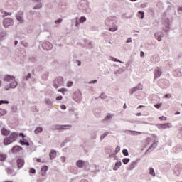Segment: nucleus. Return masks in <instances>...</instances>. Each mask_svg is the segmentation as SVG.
Masks as SVG:
<instances>
[{
    "label": "nucleus",
    "instance_id": "f257e3e1",
    "mask_svg": "<svg viewBox=\"0 0 182 182\" xmlns=\"http://www.w3.org/2000/svg\"><path fill=\"white\" fill-rule=\"evenodd\" d=\"M116 23H117V17L116 16H109L105 21V24L109 28L110 32H116L119 29Z\"/></svg>",
    "mask_w": 182,
    "mask_h": 182
},
{
    "label": "nucleus",
    "instance_id": "f03ea898",
    "mask_svg": "<svg viewBox=\"0 0 182 182\" xmlns=\"http://www.w3.org/2000/svg\"><path fill=\"white\" fill-rule=\"evenodd\" d=\"M4 82H7L9 85L4 86L5 90H9L10 89H15L18 86V82L14 76L6 75L4 78Z\"/></svg>",
    "mask_w": 182,
    "mask_h": 182
},
{
    "label": "nucleus",
    "instance_id": "7ed1b4c3",
    "mask_svg": "<svg viewBox=\"0 0 182 182\" xmlns=\"http://www.w3.org/2000/svg\"><path fill=\"white\" fill-rule=\"evenodd\" d=\"M16 137H18V134L12 132L9 136L4 139V144L5 146H8L9 144H11V143H14V141L16 140Z\"/></svg>",
    "mask_w": 182,
    "mask_h": 182
},
{
    "label": "nucleus",
    "instance_id": "20e7f679",
    "mask_svg": "<svg viewBox=\"0 0 182 182\" xmlns=\"http://www.w3.org/2000/svg\"><path fill=\"white\" fill-rule=\"evenodd\" d=\"M79 9L81 11H85V12H87L89 11V2L87 0H81L79 4Z\"/></svg>",
    "mask_w": 182,
    "mask_h": 182
},
{
    "label": "nucleus",
    "instance_id": "39448f33",
    "mask_svg": "<svg viewBox=\"0 0 182 182\" xmlns=\"http://www.w3.org/2000/svg\"><path fill=\"white\" fill-rule=\"evenodd\" d=\"M14 19L12 18H6L3 20L4 28H8L9 26H14Z\"/></svg>",
    "mask_w": 182,
    "mask_h": 182
},
{
    "label": "nucleus",
    "instance_id": "423d86ee",
    "mask_svg": "<svg viewBox=\"0 0 182 182\" xmlns=\"http://www.w3.org/2000/svg\"><path fill=\"white\" fill-rule=\"evenodd\" d=\"M53 87L55 89H58V87H60V86H63V77H58L54 81L53 84Z\"/></svg>",
    "mask_w": 182,
    "mask_h": 182
},
{
    "label": "nucleus",
    "instance_id": "0eeeda50",
    "mask_svg": "<svg viewBox=\"0 0 182 182\" xmlns=\"http://www.w3.org/2000/svg\"><path fill=\"white\" fill-rule=\"evenodd\" d=\"M73 99L77 103H80V102H82V92H80V90H77L74 92Z\"/></svg>",
    "mask_w": 182,
    "mask_h": 182
},
{
    "label": "nucleus",
    "instance_id": "6e6552de",
    "mask_svg": "<svg viewBox=\"0 0 182 182\" xmlns=\"http://www.w3.org/2000/svg\"><path fill=\"white\" fill-rule=\"evenodd\" d=\"M156 126L159 130H166V129H171V127H173V124L170 122L165 124H157Z\"/></svg>",
    "mask_w": 182,
    "mask_h": 182
},
{
    "label": "nucleus",
    "instance_id": "1a4fd4ad",
    "mask_svg": "<svg viewBox=\"0 0 182 182\" xmlns=\"http://www.w3.org/2000/svg\"><path fill=\"white\" fill-rule=\"evenodd\" d=\"M139 162H140V159H138L135 161L130 162V164L127 167V170H128L129 171H132V170H134V168L137 167V164H139Z\"/></svg>",
    "mask_w": 182,
    "mask_h": 182
},
{
    "label": "nucleus",
    "instance_id": "9d476101",
    "mask_svg": "<svg viewBox=\"0 0 182 182\" xmlns=\"http://www.w3.org/2000/svg\"><path fill=\"white\" fill-rule=\"evenodd\" d=\"M19 136H22V139H20L21 144H22V146H29V138L25 136L22 133H20Z\"/></svg>",
    "mask_w": 182,
    "mask_h": 182
},
{
    "label": "nucleus",
    "instance_id": "9b49d317",
    "mask_svg": "<svg viewBox=\"0 0 182 182\" xmlns=\"http://www.w3.org/2000/svg\"><path fill=\"white\" fill-rule=\"evenodd\" d=\"M171 25V21H170V19H166L164 22V27H163V31L164 32H169L170 31V26Z\"/></svg>",
    "mask_w": 182,
    "mask_h": 182
},
{
    "label": "nucleus",
    "instance_id": "f8f14e48",
    "mask_svg": "<svg viewBox=\"0 0 182 182\" xmlns=\"http://www.w3.org/2000/svg\"><path fill=\"white\" fill-rule=\"evenodd\" d=\"M42 48L44 49V50H50L53 48V45L51 44L49 41H46L43 43Z\"/></svg>",
    "mask_w": 182,
    "mask_h": 182
},
{
    "label": "nucleus",
    "instance_id": "ddd939ff",
    "mask_svg": "<svg viewBox=\"0 0 182 182\" xmlns=\"http://www.w3.org/2000/svg\"><path fill=\"white\" fill-rule=\"evenodd\" d=\"M16 18L20 23H23L25 22V19H23V11H18L16 15Z\"/></svg>",
    "mask_w": 182,
    "mask_h": 182
},
{
    "label": "nucleus",
    "instance_id": "4468645a",
    "mask_svg": "<svg viewBox=\"0 0 182 182\" xmlns=\"http://www.w3.org/2000/svg\"><path fill=\"white\" fill-rule=\"evenodd\" d=\"M76 166L78 168H85V167L87 166V162L80 159L76 161Z\"/></svg>",
    "mask_w": 182,
    "mask_h": 182
},
{
    "label": "nucleus",
    "instance_id": "2eb2a0df",
    "mask_svg": "<svg viewBox=\"0 0 182 182\" xmlns=\"http://www.w3.org/2000/svg\"><path fill=\"white\" fill-rule=\"evenodd\" d=\"M163 72L161 71V70L159 68H156L155 69L154 71V79H159V77H160V76H161Z\"/></svg>",
    "mask_w": 182,
    "mask_h": 182
},
{
    "label": "nucleus",
    "instance_id": "dca6fc26",
    "mask_svg": "<svg viewBox=\"0 0 182 182\" xmlns=\"http://www.w3.org/2000/svg\"><path fill=\"white\" fill-rule=\"evenodd\" d=\"M8 36V33H6V31L4 30L0 31V42H2V41H5Z\"/></svg>",
    "mask_w": 182,
    "mask_h": 182
},
{
    "label": "nucleus",
    "instance_id": "f3484780",
    "mask_svg": "<svg viewBox=\"0 0 182 182\" xmlns=\"http://www.w3.org/2000/svg\"><path fill=\"white\" fill-rule=\"evenodd\" d=\"M155 38L159 41L161 42L162 38L164 36V33L163 32H156L154 34Z\"/></svg>",
    "mask_w": 182,
    "mask_h": 182
},
{
    "label": "nucleus",
    "instance_id": "a211bd4d",
    "mask_svg": "<svg viewBox=\"0 0 182 182\" xmlns=\"http://www.w3.org/2000/svg\"><path fill=\"white\" fill-rule=\"evenodd\" d=\"M72 126L70 125H56L55 129L57 130H68Z\"/></svg>",
    "mask_w": 182,
    "mask_h": 182
},
{
    "label": "nucleus",
    "instance_id": "6ab92c4d",
    "mask_svg": "<svg viewBox=\"0 0 182 182\" xmlns=\"http://www.w3.org/2000/svg\"><path fill=\"white\" fill-rule=\"evenodd\" d=\"M125 132L128 134H130L131 136H139V134H143V132L133 130H127Z\"/></svg>",
    "mask_w": 182,
    "mask_h": 182
},
{
    "label": "nucleus",
    "instance_id": "aec40b11",
    "mask_svg": "<svg viewBox=\"0 0 182 182\" xmlns=\"http://www.w3.org/2000/svg\"><path fill=\"white\" fill-rule=\"evenodd\" d=\"M76 23L75 26H79V23H84V22H86L87 18L85 16H81L80 18H76Z\"/></svg>",
    "mask_w": 182,
    "mask_h": 182
},
{
    "label": "nucleus",
    "instance_id": "412c9836",
    "mask_svg": "<svg viewBox=\"0 0 182 182\" xmlns=\"http://www.w3.org/2000/svg\"><path fill=\"white\" fill-rule=\"evenodd\" d=\"M25 164V160L22 158H18L17 159V166L19 168H22Z\"/></svg>",
    "mask_w": 182,
    "mask_h": 182
},
{
    "label": "nucleus",
    "instance_id": "4be33fe9",
    "mask_svg": "<svg viewBox=\"0 0 182 182\" xmlns=\"http://www.w3.org/2000/svg\"><path fill=\"white\" fill-rule=\"evenodd\" d=\"M46 171H48V166H42L41 170V177H45V176H46Z\"/></svg>",
    "mask_w": 182,
    "mask_h": 182
},
{
    "label": "nucleus",
    "instance_id": "5701e85b",
    "mask_svg": "<svg viewBox=\"0 0 182 182\" xmlns=\"http://www.w3.org/2000/svg\"><path fill=\"white\" fill-rule=\"evenodd\" d=\"M159 144V141H154V142L152 144L151 146L147 150V151H153L154 149L157 147Z\"/></svg>",
    "mask_w": 182,
    "mask_h": 182
},
{
    "label": "nucleus",
    "instance_id": "b1692460",
    "mask_svg": "<svg viewBox=\"0 0 182 182\" xmlns=\"http://www.w3.org/2000/svg\"><path fill=\"white\" fill-rule=\"evenodd\" d=\"M21 150H22V147H21L19 146H15L13 147L11 151H12V153H19V151H21Z\"/></svg>",
    "mask_w": 182,
    "mask_h": 182
},
{
    "label": "nucleus",
    "instance_id": "393cba45",
    "mask_svg": "<svg viewBox=\"0 0 182 182\" xmlns=\"http://www.w3.org/2000/svg\"><path fill=\"white\" fill-rule=\"evenodd\" d=\"M124 73V68H120L117 71L114 72V75L116 76H119V75H122Z\"/></svg>",
    "mask_w": 182,
    "mask_h": 182
},
{
    "label": "nucleus",
    "instance_id": "a878e982",
    "mask_svg": "<svg viewBox=\"0 0 182 182\" xmlns=\"http://www.w3.org/2000/svg\"><path fill=\"white\" fill-rule=\"evenodd\" d=\"M49 156H50V160H53V159H55V157H56V151L51 150Z\"/></svg>",
    "mask_w": 182,
    "mask_h": 182
},
{
    "label": "nucleus",
    "instance_id": "bb28decb",
    "mask_svg": "<svg viewBox=\"0 0 182 182\" xmlns=\"http://www.w3.org/2000/svg\"><path fill=\"white\" fill-rule=\"evenodd\" d=\"M122 166V162L119 161L117 162L115 164V165L114 166L113 170H114L115 171L119 170V168H120V167Z\"/></svg>",
    "mask_w": 182,
    "mask_h": 182
},
{
    "label": "nucleus",
    "instance_id": "cd10ccee",
    "mask_svg": "<svg viewBox=\"0 0 182 182\" xmlns=\"http://www.w3.org/2000/svg\"><path fill=\"white\" fill-rule=\"evenodd\" d=\"M1 134H3V136H8V134H9V133H11V132H9V130H8L5 128L1 129Z\"/></svg>",
    "mask_w": 182,
    "mask_h": 182
},
{
    "label": "nucleus",
    "instance_id": "c85d7f7f",
    "mask_svg": "<svg viewBox=\"0 0 182 182\" xmlns=\"http://www.w3.org/2000/svg\"><path fill=\"white\" fill-rule=\"evenodd\" d=\"M6 171H7V174H10L11 176H15L16 174L15 171H14V169L11 168H7Z\"/></svg>",
    "mask_w": 182,
    "mask_h": 182
},
{
    "label": "nucleus",
    "instance_id": "c756f323",
    "mask_svg": "<svg viewBox=\"0 0 182 182\" xmlns=\"http://www.w3.org/2000/svg\"><path fill=\"white\" fill-rule=\"evenodd\" d=\"M108 134H110L109 132H106L105 133H103L101 136L100 139L101 140V141H103V140H105V138L106 137V136H107Z\"/></svg>",
    "mask_w": 182,
    "mask_h": 182
},
{
    "label": "nucleus",
    "instance_id": "7c9ffc66",
    "mask_svg": "<svg viewBox=\"0 0 182 182\" xmlns=\"http://www.w3.org/2000/svg\"><path fill=\"white\" fill-rule=\"evenodd\" d=\"M149 174L152 176V177H156V171H154V168H149Z\"/></svg>",
    "mask_w": 182,
    "mask_h": 182
},
{
    "label": "nucleus",
    "instance_id": "2f4dec72",
    "mask_svg": "<svg viewBox=\"0 0 182 182\" xmlns=\"http://www.w3.org/2000/svg\"><path fill=\"white\" fill-rule=\"evenodd\" d=\"M112 119H113V114H108V115L105 118V122H110V120H112Z\"/></svg>",
    "mask_w": 182,
    "mask_h": 182
},
{
    "label": "nucleus",
    "instance_id": "473e14b6",
    "mask_svg": "<svg viewBox=\"0 0 182 182\" xmlns=\"http://www.w3.org/2000/svg\"><path fill=\"white\" fill-rule=\"evenodd\" d=\"M6 160V154H0V161H5Z\"/></svg>",
    "mask_w": 182,
    "mask_h": 182
},
{
    "label": "nucleus",
    "instance_id": "72a5a7b5",
    "mask_svg": "<svg viewBox=\"0 0 182 182\" xmlns=\"http://www.w3.org/2000/svg\"><path fill=\"white\" fill-rule=\"evenodd\" d=\"M31 76H32V74L28 73L26 75H24L23 77V80H29V79H31Z\"/></svg>",
    "mask_w": 182,
    "mask_h": 182
},
{
    "label": "nucleus",
    "instance_id": "f704fd0d",
    "mask_svg": "<svg viewBox=\"0 0 182 182\" xmlns=\"http://www.w3.org/2000/svg\"><path fill=\"white\" fill-rule=\"evenodd\" d=\"M43 129L42 127H37L35 131H34V133L36 134H38V133H42Z\"/></svg>",
    "mask_w": 182,
    "mask_h": 182
},
{
    "label": "nucleus",
    "instance_id": "c9c22d12",
    "mask_svg": "<svg viewBox=\"0 0 182 182\" xmlns=\"http://www.w3.org/2000/svg\"><path fill=\"white\" fill-rule=\"evenodd\" d=\"M58 92H60L63 95H65V93H66V92H68V89L63 87V88L58 90Z\"/></svg>",
    "mask_w": 182,
    "mask_h": 182
},
{
    "label": "nucleus",
    "instance_id": "e433bc0d",
    "mask_svg": "<svg viewBox=\"0 0 182 182\" xmlns=\"http://www.w3.org/2000/svg\"><path fill=\"white\" fill-rule=\"evenodd\" d=\"M134 88L136 89V91L143 90V85L138 84Z\"/></svg>",
    "mask_w": 182,
    "mask_h": 182
},
{
    "label": "nucleus",
    "instance_id": "4c0bfd02",
    "mask_svg": "<svg viewBox=\"0 0 182 182\" xmlns=\"http://www.w3.org/2000/svg\"><path fill=\"white\" fill-rule=\"evenodd\" d=\"M29 174L30 176H32V174H36V170L33 168H29Z\"/></svg>",
    "mask_w": 182,
    "mask_h": 182
},
{
    "label": "nucleus",
    "instance_id": "58836bf2",
    "mask_svg": "<svg viewBox=\"0 0 182 182\" xmlns=\"http://www.w3.org/2000/svg\"><path fill=\"white\" fill-rule=\"evenodd\" d=\"M151 61H152L154 63H157V62H159V56H154V57L151 58Z\"/></svg>",
    "mask_w": 182,
    "mask_h": 182
},
{
    "label": "nucleus",
    "instance_id": "ea45409f",
    "mask_svg": "<svg viewBox=\"0 0 182 182\" xmlns=\"http://www.w3.org/2000/svg\"><path fill=\"white\" fill-rule=\"evenodd\" d=\"M111 60H112V62H119V63H124L122 61H120V60L114 58V57H111Z\"/></svg>",
    "mask_w": 182,
    "mask_h": 182
},
{
    "label": "nucleus",
    "instance_id": "a19ab883",
    "mask_svg": "<svg viewBox=\"0 0 182 182\" xmlns=\"http://www.w3.org/2000/svg\"><path fill=\"white\" fill-rule=\"evenodd\" d=\"M129 161H130V159H129V158H124L122 159V163L124 164H129Z\"/></svg>",
    "mask_w": 182,
    "mask_h": 182
},
{
    "label": "nucleus",
    "instance_id": "79ce46f5",
    "mask_svg": "<svg viewBox=\"0 0 182 182\" xmlns=\"http://www.w3.org/2000/svg\"><path fill=\"white\" fill-rule=\"evenodd\" d=\"M138 16L141 18V19H144V11H139Z\"/></svg>",
    "mask_w": 182,
    "mask_h": 182
},
{
    "label": "nucleus",
    "instance_id": "37998d69",
    "mask_svg": "<svg viewBox=\"0 0 182 182\" xmlns=\"http://www.w3.org/2000/svg\"><path fill=\"white\" fill-rule=\"evenodd\" d=\"M136 92H137V90L134 87H132L129 90V93L130 95H133L134 93H136Z\"/></svg>",
    "mask_w": 182,
    "mask_h": 182
},
{
    "label": "nucleus",
    "instance_id": "c03bdc74",
    "mask_svg": "<svg viewBox=\"0 0 182 182\" xmlns=\"http://www.w3.org/2000/svg\"><path fill=\"white\" fill-rule=\"evenodd\" d=\"M6 114V109H0V116H5Z\"/></svg>",
    "mask_w": 182,
    "mask_h": 182
},
{
    "label": "nucleus",
    "instance_id": "a18cd8bd",
    "mask_svg": "<svg viewBox=\"0 0 182 182\" xmlns=\"http://www.w3.org/2000/svg\"><path fill=\"white\" fill-rule=\"evenodd\" d=\"M41 8H42V4L41 3L37 4L33 7L34 9H41Z\"/></svg>",
    "mask_w": 182,
    "mask_h": 182
},
{
    "label": "nucleus",
    "instance_id": "49530a36",
    "mask_svg": "<svg viewBox=\"0 0 182 182\" xmlns=\"http://www.w3.org/2000/svg\"><path fill=\"white\" fill-rule=\"evenodd\" d=\"M1 14H2L4 16H11V15H12V12L2 11Z\"/></svg>",
    "mask_w": 182,
    "mask_h": 182
},
{
    "label": "nucleus",
    "instance_id": "de8ad7c7",
    "mask_svg": "<svg viewBox=\"0 0 182 182\" xmlns=\"http://www.w3.org/2000/svg\"><path fill=\"white\" fill-rule=\"evenodd\" d=\"M66 86L67 87H72V86H73V82L72 81L67 82Z\"/></svg>",
    "mask_w": 182,
    "mask_h": 182
},
{
    "label": "nucleus",
    "instance_id": "09e8293b",
    "mask_svg": "<svg viewBox=\"0 0 182 182\" xmlns=\"http://www.w3.org/2000/svg\"><path fill=\"white\" fill-rule=\"evenodd\" d=\"M122 154H124L125 156H129V151H127V149H124L122 151Z\"/></svg>",
    "mask_w": 182,
    "mask_h": 182
},
{
    "label": "nucleus",
    "instance_id": "8fccbe9b",
    "mask_svg": "<svg viewBox=\"0 0 182 182\" xmlns=\"http://www.w3.org/2000/svg\"><path fill=\"white\" fill-rule=\"evenodd\" d=\"M60 160L61 163H65L66 162V157L60 156Z\"/></svg>",
    "mask_w": 182,
    "mask_h": 182
},
{
    "label": "nucleus",
    "instance_id": "3c124183",
    "mask_svg": "<svg viewBox=\"0 0 182 182\" xmlns=\"http://www.w3.org/2000/svg\"><path fill=\"white\" fill-rule=\"evenodd\" d=\"M46 105H48L49 106H50L52 105V100H50V99H46Z\"/></svg>",
    "mask_w": 182,
    "mask_h": 182
},
{
    "label": "nucleus",
    "instance_id": "603ef678",
    "mask_svg": "<svg viewBox=\"0 0 182 182\" xmlns=\"http://www.w3.org/2000/svg\"><path fill=\"white\" fill-rule=\"evenodd\" d=\"M9 103V101H6V100H0V105H4V104L8 105Z\"/></svg>",
    "mask_w": 182,
    "mask_h": 182
},
{
    "label": "nucleus",
    "instance_id": "864d4df0",
    "mask_svg": "<svg viewBox=\"0 0 182 182\" xmlns=\"http://www.w3.org/2000/svg\"><path fill=\"white\" fill-rule=\"evenodd\" d=\"M120 151V146H117L115 149V154H117Z\"/></svg>",
    "mask_w": 182,
    "mask_h": 182
},
{
    "label": "nucleus",
    "instance_id": "5fc2aeb1",
    "mask_svg": "<svg viewBox=\"0 0 182 182\" xmlns=\"http://www.w3.org/2000/svg\"><path fill=\"white\" fill-rule=\"evenodd\" d=\"M154 107L156 109H160L161 107V103L155 105Z\"/></svg>",
    "mask_w": 182,
    "mask_h": 182
},
{
    "label": "nucleus",
    "instance_id": "6e6d98bb",
    "mask_svg": "<svg viewBox=\"0 0 182 182\" xmlns=\"http://www.w3.org/2000/svg\"><path fill=\"white\" fill-rule=\"evenodd\" d=\"M100 97L101 99H106V94H105V93L101 94Z\"/></svg>",
    "mask_w": 182,
    "mask_h": 182
},
{
    "label": "nucleus",
    "instance_id": "4d7b16f0",
    "mask_svg": "<svg viewBox=\"0 0 182 182\" xmlns=\"http://www.w3.org/2000/svg\"><path fill=\"white\" fill-rule=\"evenodd\" d=\"M70 140H72V138H70V136H68L65 138V143H68V141H70Z\"/></svg>",
    "mask_w": 182,
    "mask_h": 182
},
{
    "label": "nucleus",
    "instance_id": "13d9d810",
    "mask_svg": "<svg viewBox=\"0 0 182 182\" xmlns=\"http://www.w3.org/2000/svg\"><path fill=\"white\" fill-rule=\"evenodd\" d=\"M60 23H62V18H59L58 20H56L55 21V23H56V24H59Z\"/></svg>",
    "mask_w": 182,
    "mask_h": 182
},
{
    "label": "nucleus",
    "instance_id": "bf43d9fd",
    "mask_svg": "<svg viewBox=\"0 0 182 182\" xmlns=\"http://www.w3.org/2000/svg\"><path fill=\"white\" fill-rule=\"evenodd\" d=\"M60 109H62L63 110H66V105H60Z\"/></svg>",
    "mask_w": 182,
    "mask_h": 182
},
{
    "label": "nucleus",
    "instance_id": "052dcab7",
    "mask_svg": "<svg viewBox=\"0 0 182 182\" xmlns=\"http://www.w3.org/2000/svg\"><path fill=\"white\" fill-rule=\"evenodd\" d=\"M95 83H97V80H92V81H90L89 82V84H95Z\"/></svg>",
    "mask_w": 182,
    "mask_h": 182
},
{
    "label": "nucleus",
    "instance_id": "680f3d73",
    "mask_svg": "<svg viewBox=\"0 0 182 182\" xmlns=\"http://www.w3.org/2000/svg\"><path fill=\"white\" fill-rule=\"evenodd\" d=\"M165 97H166V99H171V94H166V95H165Z\"/></svg>",
    "mask_w": 182,
    "mask_h": 182
},
{
    "label": "nucleus",
    "instance_id": "e2e57ef3",
    "mask_svg": "<svg viewBox=\"0 0 182 182\" xmlns=\"http://www.w3.org/2000/svg\"><path fill=\"white\" fill-rule=\"evenodd\" d=\"M63 99V97L62 95L56 97V100H62Z\"/></svg>",
    "mask_w": 182,
    "mask_h": 182
},
{
    "label": "nucleus",
    "instance_id": "0e129e2a",
    "mask_svg": "<svg viewBox=\"0 0 182 182\" xmlns=\"http://www.w3.org/2000/svg\"><path fill=\"white\" fill-rule=\"evenodd\" d=\"M159 119L161 120H167V117H164V116H162V117H160Z\"/></svg>",
    "mask_w": 182,
    "mask_h": 182
},
{
    "label": "nucleus",
    "instance_id": "69168bd1",
    "mask_svg": "<svg viewBox=\"0 0 182 182\" xmlns=\"http://www.w3.org/2000/svg\"><path fill=\"white\" fill-rule=\"evenodd\" d=\"M146 6H147V4L146 3L141 4V8H146Z\"/></svg>",
    "mask_w": 182,
    "mask_h": 182
},
{
    "label": "nucleus",
    "instance_id": "338daca9",
    "mask_svg": "<svg viewBox=\"0 0 182 182\" xmlns=\"http://www.w3.org/2000/svg\"><path fill=\"white\" fill-rule=\"evenodd\" d=\"M140 56H141V58H144V52L141 51L140 52Z\"/></svg>",
    "mask_w": 182,
    "mask_h": 182
},
{
    "label": "nucleus",
    "instance_id": "774afa93",
    "mask_svg": "<svg viewBox=\"0 0 182 182\" xmlns=\"http://www.w3.org/2000/svg\"><path fill=\"white\" fill-rule=\"evenodd\" d=\"M132 43V38H129L127 40V43Z\"/></svg>",
    "mask_w": 182,
    "mask_h": 182
}]
</instances>
